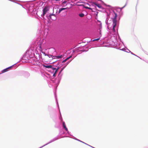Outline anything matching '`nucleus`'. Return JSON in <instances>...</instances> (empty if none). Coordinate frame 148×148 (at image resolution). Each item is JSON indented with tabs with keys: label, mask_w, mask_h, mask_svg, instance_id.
Here are the masks:
<instances>
[{
	"label": "nucleus",
	"mask_w": 148,
	"mask_h": 148,
	"mask_svg": "<svg viewBox=\"0 0 148 148\" xmlns=\"http://www.w3.org/2000/svg\"><path fill=\"white\" fill-rule=\"evenodd\" d=\"M112 22H113V27H112V30L114 32H115V27L116 26V16L112 19Z\"/></svg>",
	"instance_id": "1"
},
{
	"label": "nucleus",
	"mask_w": 148,
	"mask_h": 148,
	"mask_svg": "<svg viewBox=\"0 0 148 148\" xmlns=\"http://www.w3.org/2000/svg\"><path fill=\"white\" fill-rule=\"evenodd\" d=\"M49 10V8L48 7H45L43 10V14L42 16L43 18L44 16H45V14H46L47 12Z\"/></svg>",
	"instance_id": "2"
},
{
	"label": "nucleus",
	"mask_w": 148,
	"mask_h": 148,
	"mask_svg": "<svg viewBox=\"0 0 148 148\" xmlns=\"http://www.w3.org/2000/svg\"><path fill=\"white\" fill-rule=\"evenodd\" d=\"M49 17L50 19L53 20H56V19L55 15L53 14H50Z\"/></svg>",
	"instance_id": "3"
},
{
	"label": "nucleus",
	"mask_w": 148,
	"mask_h": 148,
	"mask_svg": "<svg viewBox=\"0 0 148 148\" xmlns=\"http://www.w3.org/2000/svg\"><path fill=\"white\" fill-rule=\"evenodd\" d=\"M78 5L79 6H83V7H84L86 9H89L90 10H92V9L91 8L89 7H88V6H85V5H84L81 4V5Z\"/></svg>",
	"instance_id": "4"
},
{
	"label": "nucleus",
	"mask_w": 148,
	"mask_h": 148,
	"mask_svg": "<svg viewBox=\"0 0 148 148\" xmlns=\"http://www.w3.org/2000/svg\"><path fill=\"white\" fill-rule=\"evenodd\" d=\"M13 65H12V66H10L8 68H7L4 70H3L2 71V72L3 73H4V72H5L7 71H8V69H10L12 68V67L13 66Z\"/></svg>",
	"instance_id": "5"
},
{
	"label": "nucleus",
	"mask_w": 148,
	"mask_h": 148,
	"mask_svg": "<svg viewBox=\"0 0 148 148\" xmlns=\"http://www.w3.org/2000/svg\"><path fill=\"white\" fill-rule=\"evenodd\" d=\"M94 4L97 6L98 7L100 8H102V6L100 4H97L96 3H94Z\"/></svg>",
	"instance_id": "6"
},
{
	"label": "nucleus",
	"mask_w": 148,
	"mask_h": 148,
	"mask_svg": "<svg viewBox=\"0 0 148 148\" xmlns=\"http://www.w3.org/2000/svg\"><path fill=\"white\" fill-rule=\"evenodd\" d=\"M44 66L47 68H51L52 67V66L51 65H44Z\"/></svg>",
	"instance_id": "7"
},
{
	"label": "nucleus",
	"mask_w": 148,
	"mask_h": 148,
	"mask_svg": "<svg viewBox=\"0 0 148 148\" xmlns=\"http://www.w3.org/2000/svg\"><path fill=\"white\" fill-rule=\"evenodd\" d=\"M63 127L65 129V130H66V131H67L68 129L66 127V126L65 125V123L64 122H63Z\"/></svg>",
	"instance_id": "8"
},
{
	"label": "nucleus",
	"mask_w": 148,
	"mask_h": 148,
	"mask_svg": "<svg viewBox=\"0 0 148 148\" xmlns=\"http://www.w3.org/2000/svg\"><path fill=\"white\" fill-rule=\"evenodd\" d=\"M71 56L69 57L68 58H66V59H65V60H64L62 62V63H64V62H65L66 60H68L70 58H71Z\"/></svg>",
	"instance_id": "9"
},
{
	"label": "nucleus",
	"mask_w": 148,
	"mask_h": 148,
	"mask_svg": "<svg viewBox=\"0 0 148 148\" xmlns=\"http://www.w3.org/2000/svg\"><path fill=\"white\" fill-rule=\"evenodd\" d=\"M66 9L67 8H61L59 10V12L60 13L63 10H65V9Z\"/></svg>",
	"instance_id": "10"
},
{
	"label": "nucleus",
	"mask_w": 148,
	"mask_h": 148,
	"mask_svg": "<svg viewBox=\"0 0 148 148\" xmlns=\"http://www.w3.org/2000/svg\"><path fill=\"white\" fill-rule=\"evenodd\" d=\"M79 16L81 17H82L84 16V14L83 13H81L79 14Z\"/></svg>",
	"instance_id": "11"
},
{
	"label": "nucleus",
	"mask_w": 148,
	"mask_h": 148,
	"mask_svg": "<svg viewBox=\"0 0 148 148\" xmlns=\"http://www.w3.org/2000/svg\"><path fill=\"white\" fill-rule=\"evenodd\" d=\"M84 5H85V6H88H88H90V5L88 3H86Z\"/></svg>",
	"instance_id": "12"
},
{
	"label": "nucleus",
	"mask_w": 148,
	"mask_h": 148,
	"mask_svg": "<svg viewBox=\"0 0 148 148\" xmlns=\"http://www.w3.org/2000/svg\"><path fill=\"white\" fill-rule=\"evenodd\" d=\"M56 57L57 58H62V55H61L60 56H56Z\"/></svg>",
	"instance_id": "13"
},
{
	"label": "nucleus",
	"mask_w": 148,
	"mask_h": 148,
	"mask_svg": "<svg viewBox=\"0 0 148 148\" xmlns=\"http://www.w3.org/2000/svg\"><path fill=\"white\" fill-rule=\"evenodd\" d=\"M100 39V38H98L95 39L93 40H92V41H95L98 40H99Z\"/></svg>",
	"instance_id": "14"
},
{
	"label": "nucleus",
	"mask_w": 148,
	"mask_h": 148,
	"mask_svg": "<svg viewBox=\"0 0 148 148\" xmlns=\"http://www.w3.org/2000/svg\"><path fill=\"white\" fill-rule=\"evenodd\" d=\"M52 68V70L53 71H54V70H56L57 69H56L55 68H54V67H52L51 68Z\"/></svg>",
	"instance_id": "15"
},
{
	"label": "nucleus",
	"mask_w": 148,
	"mask_h": 148,
	"mask_svg": "<svg viewBox=\"0 0 148 148\" xmlns=\"http://www.w3.org/2000/svg\"><path fill=\"white\" fill-rule=\"evenodd\" d=\"M58 68L55 71V73H54L55 74H56V73H57V71H58Z\"/></svg>",
	"instance_id": "16"
},
{
	"label": "nucleus",
	"mask_w": 148,
	"mask_h": 148,
	"mask_svg": "<svg viewBox=\"0 0 148 148\" xmlns=\"http://www.w3.org/2000/svg\"><path fill=\"white\" fill-rule=\"evenodd\" d=\"M48 56L49 57V58L52 57V58H53V56H52V55H49Z\"/></svg>",
	"instance_id": "17"
},
{
	"label": "nucleus",
	"mask_w": 148,
	"mask_h": 148,
	"mask_svg": "<svg viewBox=\"0 0 148 148\" xmlns=\"http://www.w3.org/2000/svg\"><path fill=\"white\" fill-rule=\"evenodd\" d=\"M56 74H55V73H54L53 75V76H54V77H55V75H56Z\"/></svg>",
	"instance_id": "18"
},
{
	"label": "nucleus",
	"mask_w": 148,
	"mask_h": 148,
	"mask_svg": "<svg viewBox=\"0 0 148 148\" xmlns=\"http://www.w3.org/2000/svg\"><path fill=\"white\" fill-rule=\"evenodd\" d=\"M126 5V4L122 8H124Z\"/></svg>",
	"instance_id": "19"
}]
</instances>
